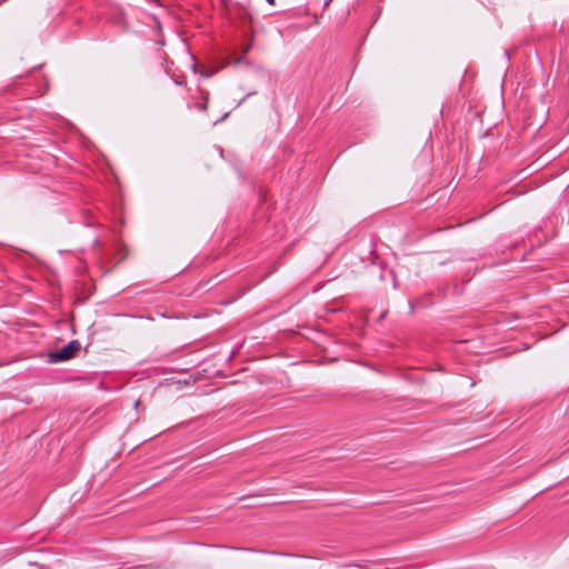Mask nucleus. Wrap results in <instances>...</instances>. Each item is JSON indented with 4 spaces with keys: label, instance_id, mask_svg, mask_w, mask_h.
I'll return each mask as SVG.
<instances>
[{
    "label": "nucleus",
    "instance_id": "nucleus-1",
    "mask_svg": "<svg viewBox=\"0 0 569 569\" xmlns=\"http://www.w3.org/2000/svg\"><path fill=\"white\" fill-rule=\"evenodd\" d=\"M81 346L78 340H71L61 349L49 352L48 358L50 363L63 362L72 359L80 350Z\"/></svg>",
    "mask_w": 569,
    "mask_h": 569
},
{
    "label": "nucleus",
    "instance_id": "nucleus-2",
    "mask_svg": "<svg viewBox=\"0 0 569 569\" xmlns=\"http://www.w3.org/2000/svg\"><path fill=\"white\" fill-rule=\"evenodd\" d=\"M196 108L200 111L206 112L208 110V103L207 102H197Z\"/></svg>",
    "mask_w": 569,
    "mask_h": 569
},
{
    "label": "nucleus",
    "instance_id": "nucleus-3",
    "mask_svg": "<svg viewBox=\"0 0 569 569\" xmlns=\"http://www.w3.org/2000/svg\"><path fill=\"white\" fill-rule=\"evenodd\" d=\"M201 97L203 99V102H207L209 101V92L208 91H201Z\"/></svg>",
    "mask_w": 569,
    "mask_h": 569
},
{
    "label": "nucleus",
    "instance_id": "nucleus-4",
    "mask_svg": "<svg viewBox=\"0 0 569 569\" xmlns=\"http://www.w3.org/2000/svg\"><path fill=\"white\" fill-rule=\"evenodd\" d=\"M332 0H325L323 2V9H326L330 3H331Z\"/></svg>",
    "mask_w": 569,
    "mask_h": 569
},
{
    "label": "nucleus",
    "instance_id": "nucleus-5",
    "mask_svg": "<svg viewBox=\"0 0 569 569\" xmlns=\"http://www.w3.org/2000/svg\"><path fill=\"white\" fill-rule=\"evenodd\" d=\"M227 117H228V113H224L223 117L221 118V121L224 120ZM218 122H220V120L214 121L213 124H217Z\"/></svg>",
    "mask_w": 569,
    "mask_h": 569
},
{
    "label": "nucleus",
    "instance_id": "nucleus-6",
    "mask_svg": "<svg viewBox=\"0 0 569 569\" xmlns=\"http://www.w3.org/2000/svg\"><path fill=\"white\" fill-rule=\"evenodd\" d=\"M269 4H274V0H266Z\"/></svg>",
    "mask_w": 569,
    "mask_h": 569
}]
</instances>
